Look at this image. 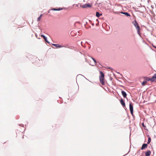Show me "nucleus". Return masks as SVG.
<instances>
[{
	"mask_svg": "<svg viewBox=\"0 0 156 156\" xmlns=\"http://www.w3.org/2000/svg\"><path fill=\"white\" fill-rule=\"evenodd\" d=\"M122 94L124 98H126L127 96L126 93L124 91H122Z\"/></svg>",
	"mask_w": 156,
	"mask_h": 156,
	"instance_id": "11",
	"label": "nucleus"
},
{
	"mask_svg": "<svg viewBox=\"0 0 156 156\" xmlns=\"http://www.w3.org/2000/svg\"><path fill=\"white\" fill-rule=\"evenodd\" d=\"M62 9H60V8H59L58 9H57L55 8H53L51 9V10L53 11H59Z\"/></svg>",
	"mask_w": 156,
	"mask_h": 156,
	"instance_id": "13",
	"label": "nucleus"
},
{
	"mask_svg": "<svg viewBox=\"0 0 156 156\" xmlns=\"http://www.w3.org/2000/svg\"><path fill=\"white\" fill-rule=\"evenodd\" d=\"M147 82L146 80L144 81L142 83V86H144L145 84L147 83Z\"/></svg>",
	"mask_w": 156,
	"mask_h": 156,
	"instance_id": "15",
	"label": "nucleus"
},
{
	"mask_svg": "<svg viewBox=\"0 0 156 156\" xmlns=\"http://www.w3.org/2000/svg\"><path fill=\"white\" fill-rule=\"evenodd\" d=\"M147 147V144H143L142 147L141 148V150H143L146 148Z\"/></svg>",
	"mask_w": 156,
	"mask_h": 156,
	"instance_id": "6",
	"label": "nucleus"
},
{
	"mask_svg": "<svg viewBox=\"0 0 156 156\" xmlns=\"http://www.w3.org/2000/svg\"><path fill=\"white\" fill-rule=\"evenodd\" d=\"M100 73L101 75L99 76L100 81L102 85H105L104 74L102 72H100Z\"/></svg>",
	"mask_w": 156,
	"mask_h": 156,
	"instance_id": "1",
	"label": "nucleus"
},
{
	"mask_svg": "<svg viewBox=\"0 0 156 156\" xmlns=\"http://www.w3.org/2000/svg\"><path fill=\"white\" fill-rule=\"evenodd\" d=\"M142 126H143L144 127V123H142Z\"/></svg>",
	"mask_w": 156,
	"mask_h": 156,
	"instance_id": "19",
	"label": "nucleus"
},
{
	"mask_svg": "<svg viewBox=\"0 0 156 156\" xmlns=\"http://www.w3.org/2000/svg\"><path fill=\"white\" fill-rule=\"evenodd\" d=\"M121 13L127 16H130V14L127 12H121Z\"/></svg>",
	"mask_w": 156,
	"mask_h": 156,
	"instance_id": "12",
	"label": "nucleus"
},
{
	"mask_svg": "<svg viewBox=\"0 0 156 156\" xmlns=\"http://www.w3.org/2000/svg\"><path fill=\"white\" fill-rule=\"evenodd\" d=\"M52 45L57 48H60L63 47V46L60 45L58 44H52Z\"/></svg>",
	"mask_w": 156,
	"mask_h": 156,
	"instance_id": "8",
	"label": "nucleus"
},
{
	"mask_svg": "<svg viewBox=\"0 0 156 156\" xmlns=\"http://www.w3.org/2000/svg\"><path fill=\"white\" fill-rule=\"evenodd\" d=\"M151 154V152L150 151H148L145 153V156H149Z\"/></svg>",
	"mask_w": 156,
	"mask_h": 156,
	"instance_id": "10",
	"label": "nucleus"
},
{
	"mask_svg": "<svg viewBox=\"0 0 156 156\" xmlns=\"http://www.w3.org/2000/svg\"><path fill=\"white\" fill-rule=\"evenodd\" d=\"M129 110L130 112V113L131 114L133 115V106L132 105L131 102L129 104Z\"/></svg>",
	"mask_w": 156,
	"mask_h": 156,
	"instance_id": "4",
	"label": "nucleus"
},
{
	"mask_svg": "<svg viewBox=\"0 0 156 156\" xmlns=\"http://www.w3.org/2000/svg\"><path fill=\"white\" fill-rule=\"evenodd\" d=\"M41 36L42 37H43L45 41L47 42V43H49V42L48 41L47 38L46 37H45L44 35H41Z\"/></svg>",
	"mask_w": 156,
	"mask_h": 156,
	"instance_id": "9",
	"label": "nucleus"
},
{
	"mask_svg": "<svg viewBox=\"0 0 156 156\" xmlns=\"http://www.w3.org/2000/svg\"><path fill=\"white\" fill-rule=\"evenodd\" d=\"M92 59L94 61V62L95 63V64H96V63H97V62H96V60L95 59H94V58H92Z\"/></svg>",
	"mask_w": 156,
	"mask_h": 156,
	"instance_id": "18",
	"label": "nucleus"
},
{
	"mask_svg": "<svg viewBox=\"0 0 156 156\" xmlns=\"http://www.w3.org/2000/svg\"><path fill=\"white\" fill-rule=\"evenodd\" d=\"M102 14H100V13L98 12H97L96 13V16L97 17H99L100 16L102 15Z\"/></svg>",
	"mask_w": 156,
	"mask_h": 156,
	"instance_id": "14",
	"label": "nucleus"
},
{
	"mask_svg": "<svg viewBox=\"0 0 156 156\" xmlns=\"http://www.w3.org/2000/svg\"><path fill=\"white\" fill-rule=\"evenodd\" d=\"M81 6L83 8H86L88 7H90L91 6L89 4H86L81 5Z\"/></svg>",
	"mask_w": 156,
	"mask_h": 156,
	"instance_id": "5",
	"label": "nucleus"
},
{
	"mask_svg": "<svg viewBox=\"0 0 156 156\" xmlns=\"http://www.w3.org/2000/svg\"><path fill=\"white\" fill-rule=\"evenodd\" d=\"M133 24L134 25L135 27H136V30H137V31L138 34L139 35H140V27L139 26L137 22H136V20H135L132 22Z\"/></svg>",
	"mask_w": 156,
	"mask_h": 156,
	"instance_id": "2",
	"label": "nucleus"
},
{
	"mask_svg": "<svg viewBox=\"0 0 156 156\" xmlns=\"http://www.w3.org/2000/svg\"><path fill=\"white\" fill-rule=\"evenodd\" d=\"M120 103H121V105L123 106V107H125V103L124 101L122 99H121L120 100Z\"/></svg>",
	"mask_w": 156,
	"mask_h": 156,
	"instance_id": "7",
	"label": "nucleus"
},
{
	"mask_svg": "<svg viewBox=\"0 0 156 156\" xmlns=\"http://www.w3.org/2000/svg\"><path fill=\"white\" fill-rule=\"evenodd\" d=\"M151 142V139L150 137H149L148 139L147 144H149Z\"/></svg>",
	"mask_w": 156,
	"mask_h": 156,
	"instance_id": "17",
	"label": "nucleus"
},
{
	"mask_svg": "<svg viewBox=\"0 0 156 156\" xmlns=\"http://www.w3.org/2000/svg\"><path fill=\"white\" fill-rule=\"evenodd\" d=\"M146 79L147 81H149V80H151L153 81H156V73L154 75L151 79H149L147 77H146Z\"/></svg>",
	"mask_w": 156,
	"mask_h": 156,
	"instance_id": "3",
	"label": "nucleus"
},
{
	"mask_svg": "<svg viewBox=\"0 0 156 156\" xmlns=\"http://www.w3.org/2000/svg\"><path fill=\"white\" fill-rule=\"evenodd\" d=\"M42 16V14H41L40 15V16L37 18V21H40Z\"/></svg>",
	"mask_w": 156,
	"mask_h": 156,
	"instance_id": "16",
	"label": "nucleus"
}]
</instances>
